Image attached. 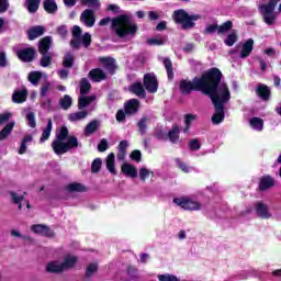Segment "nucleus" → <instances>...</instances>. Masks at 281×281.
Masks as SVG:
<instances>
[{
	"instance_id": "f257e3e1",
	"label": "nucleus",
	"mask_w": 281,
	"mask_h": 281,
	"mask_svg": "<svg viewBox=\"0 0 281 281\" xmlns=\"http://www.w3.org/2000/svg\"><path fill=\"white\" fill-rule=\"evenodd\" d=\"M223 72L218 68H211L195 80V86L204 95H209L213 105L225 106L232 100L227 83L221 82Z\"/></svg>"
},
{
	"instance_id": "f03ea898",
	"label": "nucleus",
	"mask_w": 281,
	"mask_h": 281,
	"mask_svg": "<svg viewBox=\"0 0 281 281\" xmlns=\"http://www.w3.org/2000/svg\"><path fill=\"white\" fill-rule=\"evenodd\" d=\"M111 24V30L113 34L117 35L119 38H126V36H135L137 34V25L133 22V16L131 14H121L111 20V18H104L100 20L99 25L103 27L104 25Z\"/></svg>"
},
{
	"instance_id": "7ed1b4c3",
	"label": "nucleus",
	"mask_w": 281,
	"mask_h": 281,
	"mask_svg": "<svg viewBox=\"0 0 281 281\" xmlns=\"http://www.w3.org/2000/svg\"><path fill=\"white\" fill-rule=\"evenodd\" d=\"M52 148L55 155H65L70 150L82 148V144L78 140V137L69 135L67 126H61L56 135V139L52 143Z\"/></svg>"
},
{
	"instance_id": "20e7f679",
	"label": "nucleus",
	"mask_w": 281,
	"mask_h": 281,
	"mask_svg": "<svg viewBox=\"0 0 281 281\" xmlns=\"http://www.w3.org/2000/svg\"><path fill=\"white\" fill-rule=\"evenodd\" d=\"M200 19V14H189L183 9L173 12V20L176 23H181L182 30H192L196 25L194 22Z\"/></svg>"
},
{
	"instance_id": "39448f33",
	"label": "nucleus",
	"mask_w": 281,
	"mask_h": 281,
	"mask_svg": "<svg viewBox=\"0 0 281 281\" xmlns=\"http://www.w3.org/2000/svg\"><path fill=\"white\" fill-rule=\"evenodd\" d=\"M78 262V258L76 256L68 255L64 262L60 261H52L47 263L46 271L48 273H60L63 271H67L68 269H72Z\"/></svg>"
},
{
	"instance_id": "423d86ee",
	"label": "nucleus",
	"mask_w": 281,
	"mask_h": 281,
	"mask_svg": "<svg viewBox=\"0 0 281 281\" xmlns=\"http://www.w3.org/2000/svg\"><path fill=\"white\" fill-rule=\"evenodd\" d=\"M91 91V83L87 79H81L80 81V93L81 95L78 99V109L82 111V109H87L89 104H92V102H95L97 98L95 95H89L87 97V93Z\"/></svg>"
},
{
	"instance_id": "0eeeda50",
	"label": "nucleus",
	"mask_w": 281,
	"mask_h": 281,
	"mask_svg": "<svg viewBox=\"0 0 281 281\" xmlns=\"http://www.w3.org/2000/svg\"><path fill=\"white\" fill-rule=\"evenodd\" d=\"M81 45H83V47H89V45H91V34L85 33L82 35V29L75 25L72 27V40L70 41V46L72 49H80Z\"/></svg>"
},
{
	"instance_id": "6e6552de",
	"label": "nucleus",
	"mask_w": 281,
	"mask_h": 281,
	"mask_svg": "<svg viewBox=\"0 0 281 281\" xmlns=\"http://www.w3.org/2000/svg\"><path fill=\"white\" fill-rule=\"evenodd\" d=\"M52 47V37L46 36L43 37L38 42V52L42 54V58L40 60L41 67H49L52 65V53H48Z\"/></svg>"
},
{
	"instance_id": "1a4fd4ad",
	"label": "nucleus",
	"mask_w": 281,
	"mask_h": 281,
	"mask_svg": "<svg viewBox=\"0 0 281 281\" xmlns=\"http://www.w3.org/2000/svg\"><path fill=\"white\" fill-rule=\"evenodd\" d=\"M278 1L280 0H270L269 3L259 7L263 21L267 25H273V23H276L278 15L274 10L276 5H278Z\"/></svg>"
},
{
	"instance_id": "9d476101",
	"label": "nucleus",
	"mask_w": 281,
	"mask_h": 281,
	"mask_svg": "<svg viewBox=\"0 0 281 281\" xmlns=\"http://www.w3.org/2000/svg\"><path fill=\"white\" fill-rule=\"evenodd\" d=\"M173 203L179 205V207H182V210H188L189 212H199V210H202L203 207V204L192 196L176 198L173 199Z\"/></svg>"
},
{
	"instance_id": "9b49d317",
	"label": "nucleus",
	"mask_w": 281,
	"mask_h": 281,
	"mask_svg": "<svg viewBox=\"0 0 281 281\" xmlns=\"http://www.w3.org/2000/svg\"><path fill=\"white\" fill-rule=\"evenodd\" d=\"M254 52V40L248 38L245 43L238 44L235 49L229 50V55L234 56V54H238V58L245 59L251 56Z\"/></svg>"
},
{
	"instance_id": "f8f14e48",
	"label": "nucleus",
	"mask_w": 281,
	"mask_h": 281,
	"mask_svg": "<svg viewBox=\"0 0 281 281\" xmlns=\"http://www.w3.org/2000/svg\"><path fill=\"white\" fill-rule=\"evenodd\" d=\"M254 210L259 218L269 220L273 214L269 210V205L262 201L256 202L254 205Z\"/></svg>"
},
{
	"instance_id": "ddd939ff",
	"label": "nucleus",
	"mask_w": 281,
	"mask_h": 281,
	"mask_svg": "<svg viewBox=\"0 0 281 281\" xmlns=\"http://www.w3.org/2000/svg\"><path fill=\"white\" fill-rule=\"evenodd\" d=\"M144 87L148 93H157L159 89V83L157 82V77L155 74H146L144 76Z\"/></svg>"
},
{
	"instance_id": "4468645a",
	"label": "nucleus",
	"mask_w": 281,
	"mask_h": 281,
	"mask_svg": "<svg viewBox=\"0 0 281 281\" xmlns=\"http://www.w3.org/2000/svg\"><path fill=\"white\" fill-rule=\"evenodd\" d=\"M196 80H201L200 78H194L193 81L190 80H181L180 81V91L184 95H188L191 91H201V88L196 87Z\"/></svg>"
},
{
	"instance_id": "2eb2a0df",
	"label": "nucleus",
	"mask_w": 281,
	"mask_h": 281,
	"mask_svg": "<svg viewBox=\"0 0 281 281\" xmlns=\"http://www.w3.org/2000/svg\"><path fill=\"white\" fill-rule=\"evenodd\" d=\"M80 21L86 27H93L95 25V12L93 9H86L80 15Z\"/></svg>"
},
{
	"instance_id": "dca6fc26",
	"label": "nucleus",
	"mask_w": 281,
	"mask_h": 281,
	"mask_svg": "<svg viewBox=\"0 0 281 281\" xmlns=\"http://www.w3.org/2000/svg\"><path fill=\"white\" fill-rule=\"evenodd\" d=\"M18 58L22 60L23 63H32L34 60V57L36 56V49L33 47L23 48L18 50Z\"/></svg>"
},
{
	"instance_id": "f3484780",
	"label": "nucleus",
	"mask_w": 281,
	"mask_h": 281,
	"mask_svg": "<svg viewBox=\"0 0 281 281\" xmlns=\"http://www.w3.org/2000/svg\"><path fill=\"white\" fill-rule=\"evenodd\" d=\"M99 61L104 67V69H106L108 74H111V76H113V74H115V71H117V64L115 61V58L100 57Z\"/></svg>"
},
{
	"instance_id": "a211bd4d",
	"label": "nucleus",
	"mask_w": 281,
	"mask_h": 281,
	"mask_svg": "<svg viewBox=\"0 0 281 281\" xmlns=\"http://www.w3.org/2000/svg\"><path fill=\"white\" fill-rule=\"evenodd\" d=\"M31 231L34 234H38L40 236H45L46 238H54V231L49 229L47 225L35 224L31 226Z\"/></svg>"
},
{
	"instance_id": "6ab92c4d",
	"label": "nucleus",
	"mask_w": 281,
	"mask_h": 281,
	"mask_svg": "<svg viewBox=\"0 0 281 281\" xmlns=\"http://www.w3.org/2000/svg\"><path fill=\"white\" fill-rule=\"evenodd\" d=\"M215 113L212 116L213 124H221L225 120V105H213Z\"/></svg>"
},
{
	"instance_id": "aec40b11",
	"label": "nucleus",
	"mask_w": 281,
	"mask_h": 281,
	"mask_svg": "<svg viewBox=\"0 0 281 281\" xmlns=\"http://www.w3.org/2000/svg\"><path fill=\"white\" fill-rule=\"evenodd\" d=\"M27 89L23 88L22 90H15L12 94V102L14 104H23L27 100Z\"/></svg>"
},
{
	"instance_id": "412c9836",
	"label": "nucleus",
	"mask_w": 281,
	"mask_h": 281,
	"mask_svg": "<svg viewBox=\"0 0 281 281\" xmlns=\"http://www.w3.org/2000/svg\"><path fill=\"white\" fill-rule=\"evenodd\" d=\"M89 78L92 82H102V80H106V72L101 68H94L89 72Z\"/></svg>"
},
{
	"instance_id": "4be33fe9",
	"label": "nucleus",
	"mask_w": 281,
	"mask_h": 281,
	"mask_svg": "<svg viewBox=\"0 0 281 281\" xmlns=\"http://www.w3.org/2000/svg\"><path fill=\"white\" fill-rule=\"evenodd\" d=\"M139 111V100L131 99L125 103V113L126 115H135Z\"/></svg>"
},
{
	"instance_id": "5701e85b",
	"label": "nucleus",
	"mask_w": 281,
	"mask_h": 281,
	"mask_svg": "<svg viewBox=\"0 0 281 281\" xmlns=\"http://www.w3.org/2000/svg\"><path fill=\"white\" fill-rule=\"evenodd\" d=\"M273 186H276V179L271 176H265L260 179L259 190L265 192V190H269L270 188H273Z\"/></svg>"
},
{
	"instance_id": "b1692460",
	"label": "nucleus",
	"mask_w": 281,
	"mask_h": 281,
	"mask_svg": "<svg viewBox=\"0 0 281 281\" xmlns=\"http://www.w3.org/2000/svg\"><path fill=\"white\" fill-rule=\"evenodd\" d=\"M256 93L258 95V98H261V100L267 101L269 100V98H271V89L263 83H260L257 89H256Z\"/></svg>"
},
{
	"instance_id": "393cba45",
	"label": "nucleus",
	"mask_w": 281,
	"mask_h": 281,
	"mask_svg": "<svg viewBox=\"0 0 281 281\" xmlns=\"http://www.w3.org/2000/svg\"><path fill=\"white\" fill-rule=\"evenodd\" d=\"M121 171L123 172V175H125V177H131L132 179H135V177H137V169L135 168V166L128 162L122 165Z\"/></svg>"
},
{
	"instance_id": "a878e982",
	"label": "nucleus",
	"mask_w": 281,
	"mask_h": 281,
	"mask_svg": "<svg viewBox=\"0 0 281 281\" xmlns=\"http://www.w3.org/2000/svg\"><path fill=\"white\" fill-rule=\"evenodd\" d=\"M130 91L137 95V98H146V90L144 89V85L142 82H135L130 87Z\"/></svg>"
},
{
	"instance_id": "bb28decb",
	"label": "nucleus",
	"mask_w": 281,
	"mask_h": 281,
	"mask_svg": "<svg viewBox=\"0 0 281 281\" xmlns=\"http://www.w3.org/2000/svg\"><path fill=\"white\" fill-rule=\"evenodd\" d=\"M10 196H11V201L12 203H14L15 205H18L19 210H23V201H25V192L23 194H19L14 191H10L9 192Z\"/></svg>"
},
{
	"instance_id": "cd10ccee",
	"label": "nucleus",
	"mask_w": 281,
	"mask_h": 281,
	"mask_svg": "<svg viewBox=\"0 0 281 281\" xmlns=\"http://www.w3.org/2000/svg\"><path fill=\"white\" fill-rule=\"evenodd\" d=\"M249 125L252 131H257L258 133H260L265 128V121L260 117L255 116L249 120Z\"/></svg>"
},
{
	"instance_id": "c85d7f7f",
	"label": "nucleus",
	"mask_w": 281,
	"mask_h": 281,
	"mask_svg": "<svg viewBox=\"0 0 281 281\" xmlns=\"http://www.w3.org/2000/svg\"><path fill=\"white\" fill-rule=\"evenodd\" d=\"M43 34H45L44 26H41V25L33 26L32 29L29 30V40L34 41L35 38L43 36Z\"/></svg>"
},
{
	"instance_id": "c756f323",
	"label": "nucleus",
	"mask_w": 281,
	"mask_h": 281,
	"mask_svg": "<svg viewBox=\"0 0 281 281\" xmlns=\"http://www.w3.org/2000/svg\"><path fill=\"white\" fill-rule=\"evenodd\" d=\"M24 8H26L30 14H36V12H38V8H41V0H26Z\"/></svg>"
},
{
	"instance_id": "7c9ffc66",
	"label": "nucleus",
	"mask_w": 281,
	"mask_h": 281,
	"mask_svg": "<svg viewBox=\"0 0 281 281\" xmlns=\"http://www.w3.org/2000/svg\"><path fill=\"white\" fill-rule=\"evenodd\" d=\"M53 128H54V123L52 122V119H48V123L46 127L43 130L42 136L40 138L41 144H44V142H47L49 139Z\"/></svg>"
},
{
	"instance_id": "2f4dec72",
	"label": "nucleus",
	"mask_w": 281,
	"mask_h": 281,
	"mask_svg": "<svg viewBox=\"0 0 281 281\" xmlns=\"http://www.w3.org/2000/svg\"><path fill=\"white\" fill-rule=\"evenodd\" d=\"M89 112L87 110L74 112L68 115L69 122H82V120H87Z\"/></svg>"
},
{
	"instance_id": "473e14b6",
	"label": "nucleus",
	"mask_w": 281,
	"mask_h": 281,
	"mask_svg": "<svg viewBox=\"0 0 281 281\" xmlns=\"http://www.w3.org/2000/svg\"><path fill=\"white\" fill-rule=\"evenodd\" d=\"M106 169L111 175H117V171L115 170V154L110 153L105 159Z\"/></svg>"
},
{
	"instance_id": "72a5a7b5",
	"label": "nucleus",
	"mask_w": 281,
	"mask_h": 281,
	"mask_svg": "<svg viewBox=\"0 0 281 281\" xmlns=\"http://www.w3.org/2000/svg\"><path fill=\"white\" fill-rule=\"evenodd\" d=\"M98 128H100V121L93 120L85 127L83 133L87 137H89V135H93Z\"/></svg>"
},
{
	"instance_id": "f704fd0d",
	"label": "nucleus",
	"mask_w": 281,
	"mask_h": 281,
	"mask_svg": "<svg viewBox=\"0 0 281 281\" xmlns=\"http://www.w3.org/2000/svg\"><path fill=\"white\" fill-rule=\"evenodd\" d=\"M13 130H14V122L7 124L0 132V142H3V139H8V137L12 135Z\"/></svg>"
},
{
	"instance_id": "c9c22d12",
	"label": "nucleus",
	"mask_w": 281,
	"mask_h": 281,
	"mask_svg": "<svg viewBox=\"0 0 281 281\" xmlns=\"http://www.w3.org/2000/svg\"><path fill=\"white\" fill-rule=\"evenodd\" d=\"M44 10L48 14H55L58 10V5L56 4V0H45L44 3Z\"/></svg>"
},
{
	"instance_id": "e433bc0d",
	"label": "nucleus",
	"mask_w": 281,
	"mask_h": 281,
	"mask_svg": "<svg viewBox=\"0 0 281 281\" xmlns=\"http://www.w3.org/2000/svg\"><path fill=\"white\" fill-rule=\"evenodd\" d=\"M41 78H43V74L41 71H31L27 76L29 82L34 87H38V82H41Z\"/></svg>"
},
{
	"instance_id": "4c0bfd02",
	"label": "nucleus",
	"mask_w": 281,
	"mask_h": 281,
	"mask_svg": "<svg viewBox=\"0 0 281 281\" xmlns=\"http://www.w3.org/2000/svg\"><path fill=\"white\" fill-rule=\"evenodd\" d=\"M33 139L32 135L24 136L18 150L19 155H25L27 153V144L32 143Z\"/></svg>"
},
{
	"instance_id": "58836bf2",
	"label": "nucleus",
	"mask_w": 281,
	"mask_h": 281,
	"mask_svg": "<svg viewBox=\"0 0 281 281\" xmlns=\"http://www.w3.org/2000/svg\"><path fill=\"white\" fill-rule=\"evenodd\" d=\"M74 104V100L69 94H65L63 99L59 100V105L64 111H69Z\"/></svg>"
},
{
	"instance_id": "ea45409f",
	"label": "nucleus",
	"mask_w": 281,
	"mask_h": 281,
	"mask_svg": "<svg viewBox=\"0 0 281 281\" xmlns=\"http://www.w3.org/2000/svg\"><path fill=\"white\" fill-rule=\"evenodd\" d=\"M66 190H68V192H87V187H85L82 183L74 182L68 184Z\"/></svg>"
},
{
	"instance_id": "a19ab883",
	"label": "nucleus",
	"mask_w": 281,
	"mask_h": 281,
	"mask_svg": "<svg viewBox=\"0 0 281 281\" xmlns=\"http://www.w3.org/2000/svg\"><path fill=\"white\" fill-rule=\"evenodd\" d=\"M179 133L180 130L177 125H175L168 133V139L171 142V144H177L179 142Z\"/></svg>"
},
{
	"instance_id": "79ce46f5",
	"label": "nucleus",
	"mask_w": 281,
	"mask_h": 281,
	"mask_svg": "<svg viewBox=\"0 0 281 281\" xmlns=\"http://www.w3.org/2000/svg\"><path fill=\"white\" fill-rule=\"evenodd\" d=\"M162 63H164V66L166 68L167 76H168L169 80H172V78H175V71H173V68H172V61L169 58H165L162 60Z\"/></svg>"
},
{
	"instance_id": "37998d69",
	"label": "nucleus",
	"mask_w": 281,
	"mask_h": 281,
	"mask_svg": "<svg viewBox=\"0 0 281 281\" xmlns=\"http://www.w3.org/2000/svg\"><path fill=\"white\" fill-rule=\"evenodd\" d=\"M74 54L71 53H66L63 59V65L64 67H66L67 69H71V67H74Z\"/></svg>"
},
{
	"instance_id": "c03bdc74",
	"label": "nucleus",
	"mask_w": 281,
	"mask_h": 281,
	"mask_svg": "<svg viewBox=\"0 0 281 281\" xmlns=\"http://www.w3.org/2000/svg\"><path fill=\"white\" fill-rule=\"evenodd\" d=\"M158 281H181L179 277L172 273H164L157 276Z\"/></svg>"
},
{
	"instance_id": "a18cd8bd",
	"label": "nucleus",
	"mask_w": 281,
	"mask_h": 281,
	"mask_svg": "<svg viewBox=\"0 0 281 281\" xmlns=\"http://www.w3.org/2000/svg\"><path fill=\"white\" fill-rule=\"evenodd\" d=\"M234 27L232 21L224 22L222 25L217 26V34H225Z\"/></svg>"
},
{
	"instance_id": "49530a36",
	"label": "nucleus",
	"mask_w": 281,
	"mask_h": 281,
	"mask_svg": "<svg viewBox=\"0 0 281 281\" xmlns=\"http://www.w3.org/2000/svg\"><path fill=\"white\" fill-rule=\"evenodd\" d=\"M148 117H143L138 121L137 126L140 135H146V130L148 128Z\"/></svg>"
},
{
	"instance_id": "de8ad7c7",
	"label": "nucleus",
	"mask_w": 281,
	"mask_h": 281,
	"mask_svg": "<svg viewBox=\"0 0 281 281\" xmlns=\"http://www.w3.org/2000/svg\"><path fill=\"white\" fill-rule=\"evenodd\" d=\"M194 120H196V114H187L184 116V123H186L184 133H189L190 126H192V122H194Z\"/></svg>"
},
{
	"instance_id": "09e8293b",
	"label": "nucleus",
	"mask_w": 281,
	"mask_h": 281,
	"mask_svg": "<svg viewBox=\"0 0 281 281\" xmlns=\"http://www.w3.org/2000/svg\"><path fill=\"white\" fill-rule=\"evenodd\" d=\"M236 41H238V35L235 32H233L227 35V37L224 40V43L225 45H227V47H233Z\"/></svg>"
},
{
	"instance_id": "8fccbe9b",
	"label": "nucleus",
	"mask_w": 281,
	"mask_h": 281,
	"mask_svg": "<svg viewBox=\"0 0 281 281\" xmlns=\"http://www.w3.org/2000/svg\"><path fill=\"white\" fill-rule=\"evenodd\" d=\"M83 5L88 8H92V10H100V1L99 0H81Z\"/></svg>"
},
{
	"instance_id": "3c124183",
	"label": "nucleus",
	"mask_w": 281,
	"mask_h": 281,
	"mask_svg": "<svg viewBox=\"0 0 281 281\" xmlns=\"http://www.w3.org/2000/svg\"><path fill=\"white\" fill-rule=\"evenodd\" d=\"M176 164L178 166V168L180 170H182V172H190V170H192V167L188 166V164H186L183 160H181L180 158H176Z\"/></svg>"
},
{
	"instance_id": "603ef678",
	"label": "nucleus",
	"mask_w": 281,
	"mask_h": 281,
	"mask_svg": "<svg viewBox=\"0 0 281 281\" xmlns=\"http://www.w3.org/2000/svg\"><path fill=\"white\" fill-rule=\"evenodd\" d=\"M150 175H154V172L148 170V168H146V167L140 168V170L138 172V177H139L140 181H146L148 179V177H150Z\"/></svg>"
},
{
	"instance_id": "864d4df0",
	"label": "nucleus",
	"mask_w": 281,
	"mask_h": 281,
	"mask_svg": "<svg viewBox=\"0 0 281 281\" xmlns=\"http://www.w3.org/2000/svg\"><path fill=\"white\" fill-rule=\"evenodd\" d=\"M41 108L44 111H52V99L47 97L41 98Z\"/></svg>"
},
{
	"instance_id": "5fc2aeb1",
	"label": "nucleus",
	"mask_w": 281,
	"mask_h": 281,
	"mask_svg": "<svg viewBox=\"0 0 281 281\" xmlns=\"http://www.w3.org/2000/svg\"><path fill=\"white\" fill-rule=\"evenodd\" d=\"M26 121L31 128H36V114H34V112H29L26 114Z\"/></svg>"
},
{
	"instance_id": "6e6d98bb",
	"label": "nucleus",
	"mask_w": 281,
	"mask_h": 281,
	"mask_svg": "<svg viewBox=\"0 0 281 281\" xmlns=\"http://www.w3.org/2000/svg\"><path fill=\"white\" fill-rule=\"evenodd\" d=\"M101 168H102V159L95 158V159L92 161V165H91V172L98 173V172H100V169H101Z\"/></svg>"
},
{
	"instance_id": "4d7b16f0",
	"label": "nucleus",
	"mask_w": 281,
	"mask_h": 281,
	"mask_svg": "<svg viewBox=\"0 0 281 281\" xmlns=\"http://www.w3.org/2000/svg\"><path fill=\"white\" fill-rule=\"evenodd\" d=\"M93 273H98V263H90L86 269V278H91Z\"/></svg>"
},
{
	"instance_id": "13d9d810",
	"label": "nucleus",
	"mask_w": 281,
	"mask_h": 281,
	"mask_svg": "<svg viewBox=\"0 0 281 281\" xmlns=\"http://www.w3.org/2000/svg\"><path fill=\"white\" fill-rule=\"evenodd\" d=\"M52 89V85L49 82H46L44 83L42 87H41V90H40V97L41 98H47V93H49V90Z\"/></svg>"
},
{
	"instance_id": "bf43d9fd",
	"label": "nucleus",
	"mask_w": 281,
	"mask_h": 281,
	"mask_svg": "<svg viewBox=\"0 0 281 281\" xmlns=\"http://www.w3.org/2000/svg\"><path fill=\"white\" fill-rule=\"evenodd\" d=\"M190 150H201V142L196 138H192L189 140Z\"/></svg>"
},
{
	"instance_id": "052dcab7",
	"label": "nucleus",
	"mask_w": 281,
	"mask_h": 281,
	"mask_svg": "<svg viewBox=\"0 0 281 281\" xmlns=\"http://www.w3.org/2000/svg\"><path fill=\"white\" fill-rule=\"evenodd\" d=\"M9 9H10V1L0 0V14L8 12Z\"/></svg>"
},
{
	"instance_id": "680f3d73",
	"label": "nucleus",
	"mask_w": 281,
	"mask_h": 281,
	"mask_svg": "<svg viewBox=\"0 0 281 281\" xmlns=\"http://www.w3.org/2000/svg\"><path fill=\"white\" fill-rule=\"evenodd\" d=\"M218 32V24H209L205 27L204 34H214Z\"/></svg>"
},
{
	"instance_id": "e2e57ef3",
	"label": "nucleus",
	"mask_w": 281,
	"mask_h": 281,
	"mask_svg": "<svg viewBox=\"0 0 281 281\" xmlns=\"http://www.w3.org/2000/svg\"><path fill=\"white\" fill-rule=\"evenodd\" d=\"M57 34L61 36V38H66L69 31L67 30V25H60L57 27Z\"/></svg>"
},
{
	"instance_id": "0e129e2a",
	"label": "nucleus",
	"mask_w": 281,
	"mask_h": 281,
	"mask_svg": "<svg viewBox=\"0 0 281 281\" xmlns=\"http://www.w3.org/2000/svg\"><path fill=\"white\" fill-rule=\"evenodd\" d=\"M109 149V142H106L105 138L101 139V142L98 145L99 153H104Z\"/></svg>"
},
{
	"instance_id": "69168bd1",
	"label": "nucleus",
	"mask_w": 281,
	"mask_h": 281,
	"mask_svg": "<svg viewBox=\"0 0 281 281\" xmlns=\"http://www.w3.org/2000/svg\"><path fill=\"white\" fill-rule=\"evenodd\" d=\"M8 66V55L5 54V50H0V67H7Z\"/></svg>"
},
{
	"instance_id": "338daca9",
	"label": "nucleus",
	"mask_w": 281,
	"mask_h": 281,
	"mask_svg": "<svg viewBox=\"0 0 281 281\" xmlns=\"http://www.w3.org/2000/svg\"><path fill=\"white\" fill-rule=\"evenodd\" d=\"M166 42H164L161 38L159 37H155V38H149L147 40V44L148 45H165Z\"/></svg>"
},
{
	"instance_id": "774afa93",
	"label": "nucleus",
	"mask_w": 281,
	"mask_h": 281,
	"mask_svg": "<svg viewBox=\"0 0 281 281\" xmlns=\"http://www.w3.org/2000/svg\"><path fill=\"white\" fill-rule=\"evenodd\" d=\"M131 159H133V161H142V151L139 150H134L131 154Z\"/></svg>"
}]
</instances>
